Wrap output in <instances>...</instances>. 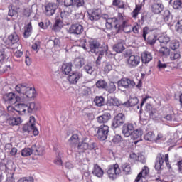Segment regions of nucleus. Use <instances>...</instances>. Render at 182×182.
I'll return each mask as SVG.
<instances>
[{"instance_id": "1", "label": "nucleus", "mask_w": 182, "mask_h": 182, "mask_svg": "<svg viewBox=\"0 0 182 182\" xmlns=\"http://www.w3.org/2000/svg\"><path fill=\"white\" fill-rule=\"evenodd\" d=\"M80 45L84 50H87L88 48L90 53H93L95 56H97L95 63L97 66L100 65L102 58L105 56V53H107V46H102L100 42L95 38H83L80 42Z\"/></svg>"}, {"instance_id": "2", "label": "nucleus", "mask_w": 182, "mask_h": 182, "mask_svg": "<svg viewBox=\"0 0 182 182\" xmlns=\"http://www.w3.org/2000/svg\"><path fill=\"white\" fill-rule=\"evenodd\" d=\"M68 143L70 147H75L78 153H85L86 150H95L97 147V144L90 142V138L87 136L82 138L81 142H80L77 134H73L68 139Z\"/></svg>"}, {"instance_id": "3", "label": "nucleus", "mask_w": 182, "mask_h": 182, "mask_svg": "<svg viewBox=\"0 0 182 182\" xmlns=\"http://www.w3.org/2000/svg\"><path fill=\"white\" fill-rule=\"evenodd\" d=\"M16 93L23 97L25 100H32L36 97V90L30 87L26 83H20L15 87Z\"/></svg>"}, {"instance_id": "4", "label": "nucleus", "mask_w": 182, "mask_h": 182, "mask_svg": "<svg viewBox=\"0 0 182 182\" xmlns=\"http://www.w3.org/2000/svg\"><path fill=\"white\" fill-rule=\"evenodd\" d=\"M118 86L119 87H124V89H132L134 87L137 89H141L143 82L141 80H138L137 85H136V82H134V80L124 77L118 81Z\"/></svg>"}, {"instance_id": "5", "label": "nucleus", "mask_w": 182, "mask_h": 182, "mask_svg": "<svg viewBox=\"0 0 182 182\" xmlns=\"http://www.w3.org/2000/svg\"><path fill=\"white\" fill-rule=\"evenodd\" d=\"M16 106L20 109L19 111H17L18 113H26L27 112V113L30 114H33L36 112H38V105H36L35 102H31L28 104L18 103Z\"/></svg>"}, {"instance_id": "6", "label": "nucleus", "mask_w": 182, "mask_h": 182, "mask_svg": "<svg viewBox=\"0 0 182 182\" xmlns=\"http://www.w3.org/2000/svg\"><path fill=\"white\" fill-rule=\"evenodd\" d=\"M164 161L168 168H171V166H170V163L168 162V154H166L165 157L163 154H158L154 166L155 170H156V171H160V170H161L163 164H164Z\"/></svg>"}, {"instance_id": "7", "label": "nucleus", "mask_w": 182, "mask_h": 182, "mask_svg": "<svg viewBox=\"0 0 182 182\" xmlns=\"http://www.w3.org/2000/svg\"><path fill=\"white\" fill-rule=\"evenodd\" d=\"M169 48L171 50V60H176L180 59V42L177 40H173L169 43Z\"/></svg>"}, {"instance_id": "8", "label": "nucleus", "mask_w": 182, "mask_h": 182, "mask_svg": "<svg viewBox=\"0 0 182 182\" xmlns=\"http://www.w3.org/2000/svg\"><path fill=\"white\" fill-rule=\"evenodd\" d=\"M109 126L105 124L100 125L95 128V136L98 140H100V141H105V140L107 139V136H109Z\"/></svg>"}, {"instance_id": "9", "label": "nucleus", "mask_w": 182, "mask_h": 182, "mask_svg": "<svg viewBox=\"0 0 182 182\" xmlns=\"http://www.w3.org/2000/svg\"><path fill=\"white\" fill-rule=\"evenodd\" d=\"M23 132L24 133H33L34 136H38L39 134V130L35 126V117L31 116L30 117L29 123H27L23 126Z\"/></svg>"}, {"instance_id": "10", "label": "nucleus", "mask_w": 182, "mask_h": 182, "mask_svg": "<svg viewBox=\"0 0 182 182\" xmlns=\"http://www.w3.org/2000/svg\"><path fill=\"white\" fill-rule=\"evenodd\" d=\"M150 32V28L147 26L144 27L142 30V38L144 40L145 43L146 45H150V46H153V45L156 44V42H157V36L154 34H150L149 35V33ZM147 35L148 37H147Z\"/></svg>"}, {"instance_id": "11", "label": "nucleus", "mask_w": 182, "mask_h": 182, "mask_svg": "<svg viewBox=\"0 0 182 182\" xmlns=\"http://www.w3.org/2000/svg\"><path fill=\"white\" fill-rule=\"evenodd\" d=\"M3 100L10 107L14 105H16L21 100V97L16 96L15 92H7L3 95Z\"/></svg>"}, {"instance_id": "12", "label": "nucleus", "mask_w": 182, "mask_h": 182, "mask_svg": "<svg viewBox=\"0 0 182 182\" xmlns=\"http://www.w3.org/2000/svg\"><path fill=\"white\" fill-rule=\"evenodd\" d=\"M126 122V115L123 113L117 114L112 120L111 129L115 130L119 129L121 126H123Z\"/></svg>"}, {"instance_id": "13", "label": "nucleus", "mask_w": 182, "mask_h": 182, "mask_svg": "<svg viewBox=\"0 0 182 182\" xmlns=\"http://www.w3.org/2000/svg\"><path fill=\"white\" fill-rule=\"evenodd\" d=\"M107 173L110 180H116V178H117L120 175V173H122V169H120L119 164H116L110 165L108 167Z\"/></svg>"}, {"instance_id": "14", "label": "nucleus", "mask_w": 182, "mask_h": 182, "mask_svg": "<svg viewBox=\"0 0 182 182\" xmlns=\"http://www.w3.org/2000/svg\"><path fill=\"white\" fill-rule=\"evenodd\" d=\"M140 56L136 55H131L127 60V65L129 69H134L140 65Z\"/></svg>"}, {"instance_id": "15", "label": "nucleus", "mask_w": 182, "mask_h": 182, "mask_svg": "<svg viewBox=\"0 0 182 182\" xmlns=\"http://www.w3.org/2000/svg\"><path fill=\"white\" fill-rule=\"evenodd\" d=\"M151 11L154 15H160L164 11V4L161 1H154L151 6Z\"/></svg>"}, {"instance_id": "16", "label": "nucleus", "mask_w": 182, "mask_h": 182, "mask_svg": "<svg viewBox=\"0 0 182 182\" xmlns=\"http://www.w3.org/2000/svg\"><path fill=\"white\" fill-rule=\"evenodd\" d=\"M18 42H19V36L16 33H12L8 36L4 43L6 46L11 48L14 45H16Z\"/></svg>"}, {"instance_id": "17", "label": "nucleus", "mask_w": 182, "mask_h": 182, "mask_svg": "<svg viewBox=\"0 0 182 182\" xmlns=\"http://www.w3.org/2000/svg\"><path fill=\"white\" fill-rule=\"evenodd\" d=\"M83 26L79 23H74L68 29V33L70 35H82L83 33Z\"/></svg>"}, {"instance_id": "18", "label": "nucleus", "mask_w": 182, "mask_h": 182, "mask_svg": "<svg viewBox=\"0 0 182 182\" xmlns=\"http://www.w3.org/2000/svg\"><path fill=\"white\" fill-rule=\"evenodd\" d=\"M87 16L90 21L96 22V21L100 19V10L99 9L88 10Z\"/></svg>"}, {"instance_id": "19", "label": "nucleus", "mask_w": 182, "mask_h": 182, "mask_svg": "<svg viewBox=\"0 0 182 182\" xmlns=\"http://www.w3.org/2000/svg\"><path fill=\"white\" fill-rule=\"evenodd\" d=\"M100 18L104 19L106 22L105 26L107 29H112L113 28V23H116V22H118V19L116 17H114L112 18H109V15L107 14H102L100 16Z\"/></svg>"}, {"instance_id": "20", "label": "nucleus", "mask_w": 182, "mask_h": 182, "mask_svg": "<svg viewBox=\"0 0 182 182\" xmlns=\"http://www.w3.org/2000/svg\"><path fill=\"white\" fill-rule=\"evenodd\" d=\"M133 130H134V125L132 123L127 122L122 126V132L124 137H130Z\"/></svg>"}, {"instance_id": "21", "label": "nucleus", "mask_w": 182, "mask_h": 182, "mask_svg": "<svg viewBox=\"0 0 182 182\" xmlns=\"http://www.w3.org/2000/svg\"><path fill=\"white\" fill-rule=\"evenodd\" d=\"M46 8V15L47 16H52L55 15L56 9H58V4L53 2H49L45 6Z\"/></svg>"}, {"instance_id": "22", "label": "nucleus", "mask_w": 182, "mask_h": 182, "mask_svg": "<svg viewBox=\"0 0 182 182\" xmlns=\"http://www.w3.org/2000/svg\"><path fill=\"white\" fill-rule=\"evenodd\" d=\"M145 112L148 113L150 119H152V120H156V119L159 117V112H157V109H156V108H153V106L150 104L146 105Z\"/></svg>"}, {"instance_id": "23", "label": "nucleus", "mask_w": 182, "mask_h": 182, "mask_svg": "<svg viewBox=\"0 0 182 182\" xmlns=\"http://www.w3.org/2000/svg\"><path fill=\"white\" fill-rule=\"evenodd\" d=\"M82 76H83V74H82V73L73 72L69 74V76L68 77V80L71 85H76V83L79 82V79H80V77H82Z\"/></svg>"}, {"instance_id": "24", "label": "nucleus", "mask_w": 182, "mask_h": 182, "mask_svg": "<svg viewBox=\"0 0 182 182\" xmlns=\"http://www.w3.org/2000/svg\"><path fill=\"white\" fill-rule=\"evenodd\" d=\"M163 19L168 26H173L174 25V21H173V16L170 13L169 10H165L162 14Z\"/></svg>"}, {"instance_id": "25", "label": "nucleus", "mask_w": 182, "mask_h": 182, "mask_svg": "<svg viewBox=\"0 0 182 182\" xmlns=\"http://www.w3.org/2000/svg\"><path fill=\"white\" fill-rule=\"evenodd\" d=\"M112 119V114L109 112H104L102 115L97 117V122L100 124L107 123Z\"/></svg>"}, {"instance_id": "26", "label": "nucleus", "mask_w": 182, "mask_h": 182, "mask_svg": "<svg viewBox=\"0 0 182 182\" xmlns=\"http://www.w3.org/2000/svg\"><path fill=\"white\" fill-rule=\"evenodd\" d=\"M33 154L35 156H43L45 154V147L36 145H33L31 146Z\"/></svg>"}, {"instance_id": "27", "label": "nucleus", "mask_w": 182, "mask_h": 182, "mask_svg": "<svg viewBox=\"0 0 182 182\" xmlns=\"http://www.w3.org/2000/svg\"><path fill=\"white\" fill-rule=\"evenodd\" d=\"M141 59L142 60V63H149V62H151V60H153V55H151V53L144 51L141 54Z\"/></svg>"}, {"instance_id": "28", "label": "nucleus", "mask_w": 182, "mask_h": 182, "mask_svg": "<svg viewBox=\"0 0 182 182\" xmlns=\"http://www.w3.org/2000/svg\"><path fill=\"white\" fill-rule=\"evenodd\" d=\"M159 53L162 58H168V56H171V52L170 50V48L164 46H161L159 50Z\"/></svg>"}, {"instance_id": "29", "label": "nucleus", "mask_w": 182, "mask_h": 182, "mask_svg": "<svg viewBox=\"0 0 182 182\" xmlns=\"http://www.w3.org/2000/svg\"><path fill=\"white\" fill-rule=\"evenodd\" d=\"M92 174L95 176V177H98V178H102V177H103V174H105V172L98 164H95L92 170Z\"/></svg>"}, {"instance_id": "30", "label": "nucleus", "mask_w": 182, "mask_h": 182, "mask_svg": "<svg viewBox=\"0 0 182 182\" xmlns=\"http://www.w3.org/2000/svg\"><path fill=\"white\" fill-rule=\"evenodd\" d=\"M136 105H139L137 97L129 98L128 101L124 102V107H134Z\"/></svg>"}, {"instance_id": "31", "label": "nucleus", "mask_w": 182, "mask_h": 182, "mask_svg": "<svg viewBox=\"0 0 182 182\" xmlns=\"http://www.w3.org/2000/svg\"><path fill=\"white\" fill-rule=\"evenodd\" d=\"M149 167H147L146 166H144L142 171L138 174L137 177L136 178L135 182H142L141 178H143V177H146V176L149 174Z\"/></svg>"}, {"instance_id": "32", "label": "nucleus", "mask_w": 182, "mask_h": 182, "mask_svg": "<svg viewBox=\"0 0 182 182\" xmlns=\"http://www.w3.org/2000/svg\"><path fill=\"white\" fill-rule=\"evenodd\" d=\"M61 70L64 75H70L72 72V63H66L63 64Z\"/></svg>"}, {"instance_id": "33", "label": "nucleus", "mask_w": 182, "mask_h": 182, "mask_svg": "<svg viewBox=\"0 0 182 182\" xmlns=\"http://www.w3.org/2000/svg\"><path fill=\"white\" fill-rule=\"evenodd\" d=\"M132 139L134 140H137V139H141V136H143V129H134L132 134Z\"/></svg>"}, {"instance_id": "34", "label": "nucleus", "mask_w": 182, "mask_h": 182, "mask_svg": "<svg viewBox=\"0 0 182 182\" xmlns=\"http://www.w3.org/2000/svg\"><path fill=\"white\" fill-rule=\"evenodd\" d=\"M121 169L122 170L125 176H129L132 174V165L129 163H124L121 166Z\"/></svg>"}, {"instance_id": "35", "label": "nucleus", "mask_w": 182, "mask_h": 182, "mask_svg": "<svg viewBox=\"0 0 182 182\" xmlns=\"http://www.w3.org/2000/svg\"><path fill=\"white\" fill-rule=\"evenodd\" d=\"M7 122L10 126H18L22 123L21 117H11L7 119Z\"/></svg>"}, {"instance_id": "36", "label": "nucleus", "mask_w": 182, "mask_h": 182, "mask_svg": "<svg viewBox=\"0 0 182 182\" xmlns=\"http://www.w3.org/2000/svg\"><path fill=\"white\" fill-rule=\"evenodd\" d=\"M73 65L76 69H80L85 65V59L82 58H76L74 60Z\"/></svg>"}, {"instance_id": "37", "label": "nucleus", "mask_w": 182, "mask_h": 182, "mask_svg": "<svg viewBox=\"0 0 182 182\" xmlns=\"http://www.w3.org/2000/svg\"><path fill=\"white\" fill-rule=\"evenodd\" d=\"M94 103H95V106H97V107L105 106V97L102 96H96L94 99Z\"/></svg>"}, {"instance_id": "38", "label": "nucleus", "mask_w": 182, "mask_h": 182, "mask_svg": "<svg viewBox=\"0 0 182 182\" xmlns=\"http://www.w3.org/2000/svg\"><path fill=\"white\" fill-rule=\"evenodd\" d=\"M158 41L161 43L160 46H164V45H167L170 42V37L167 35H163L158 38Z\"/></svg>"}, {"instance_id": "39", "label": "nucleus", "mask_w": 182, "mask_h": 182, "mask_svg": "<svg viewBox=\"0 0 182 182\" xmlns=\"http://www.w3.org/2000/svg\"><path fill=\"white\" fill-rule=\"evenodd\" d=\"M62 20L56 19L51 29L53 32H60V29H62Z\"/></svg>"}, {"instance_id": "40", "label": "nucleus", "mask_w": 182, "mask_h": 182, "mask_svg": "<svg viewBox=\"0 0 182 182\" xmlns=\"http://www.w3.org/2000/svg\"><path fill=\"white\" fill-rule=\"evenodd\" d=\"M95 85L96 87H97V89H99L100 90H105L107 82H106V80H105L101 79L97 81Z\"/></svg>"}, {"instance_id": "41", "label": "nucleus", "mask_w": 182, "mask_h": 182, "mask_svg": "<svg viewBox=\"0 0 182 182\" xmlns=\"http://www.w3.org/2000/svg\"><path fill=\"white\" fill-rule=\"evenodd\" d=\"M124 49H126V48H124V46L122 43H118L113 46V50L116 53H122Z\"/></svg>"}, {"instance_id": "42", "label": "nucleus", "mask_w": 182, "mask_h": 182, "mask_svg": "<svg viewBox=\"0 0 182 182\" xmlns=\"http://www.w3.org/2000/svg\"><path fill=\"white\" fill-rule=\"evenodd\" d=\"M32 34V23H29L24 31L23 36L26 39Z\"/></svg>"}, {"instance_id": "43", "label": "nucleus", "mask_w": 182, "mask_h": 182, "mask_svg": "<svg viewBox=\"0 0 182 182\" xmlns=\"http://www.w3.org/2000/svg\"><path fill=\"white\" fill-rule=\"evenodd\" d=\"M144 138L146 141H154L156 140V135H154L153 132H149L144 135Z\"/></svg>"}, {"instance_id": "44", "label": "nucleus", "mask_w": 182, "mask_h": 182, "mask_svg": "<svg viewBox=\"0 0 182 182\" xmlns=\"http://www.w3.org/2000/svg\"><path fill=\"white\" fill-rule=\"evenodd\" d=\"M105 90L108 92V93H114V92H116V85H114V82H111L109 85L107 83Z\"/></svg>"}, {"instance_id": "45", "label": "nucleus", "mask_w": 182, "mask_h": 182, "mask_svg": "<svg viewBox=\"0 0 182 182\" xmlns=\"http://www.w3.org/2000/svg\"><path fill=\"white\" fill-rule=\"evenodd\" d=\"M84 70L88 75H92V73L95 72V69L93 68V66H92V64L90 63L86 64L84 66Z\"/></svg>"}, {"instance_id": "46", "label": "nucleus", "mask_w": 182, "mask_h": 182, "mask_svg": "<svg viewBox=\"0 0 182 182\" xmlns=\"http://www.w3.org/2000/svg\"><path fill=\"white\" fill-rule=\"evenodd\" d=\"M32 153V148H25L21 151V156L23 157H29Z\"/></svg>"}, {"instance_id": "47", "label": "nucleus", "mask_w": 182, "mask_h": 182, "mask_svg": "<svg viewBox=\"0 0 182 182\" xmlns=\"http://www.w3.org/2000/svg\"><path fill=\"white\" fill-rule=\"evenodd\" d=\"M128 26H130V25L129 24V21L127 20H125L122 22L121 25V29H122L125 33H130V32H132V29L126 31V28H128Z\"/></svg>"}, {"instance_id": "48", "label": "nucleus", "mask_w": 182, "mask_h": 182, "mask_svg": "<svg viewBox=\"0 0 182 182\" xmlns=\"http://www.w3.org/2000/svg\"><path fill=\"white\" fill-rule=\"evenodd\" d=\"M114 98L113 97H109L107 102H106V106L108 109V110H112L114 107Z\"/></svg>"}, {"instance_id": "49", "label": "nucleus", "mask_w": 182, "mask_h": 182, "mask_svg": "<svg viewBox=\"0 0 182 182\" xmlns=\"http://www.w3.org/2000/svg\"><path fill=\"white\" fill-rule=\"evenodd\" d=\"M112 5L113 6H117V8H119V9H124V3H123L120 0H113Z\"/></svg>"}, {"instance_id": "50", "label": "nucleus", "mask_w": 182, "mask_h": 182, "mask_svg": "<svg viewBox=\"0 0 182 182\" xmlns=\"http://www.w3.org/2000/svg\"><path fill=\"white\" fill-rule=\"evenodd\" d=\"M63 153L60 152L58 153V156H56L55 159L54 160V164H56L57 166H62L63 164V162L62 161V156Z\"/></svg>"}, {"instance_id": "51", "label": "nucleus", "mask_w": 182, "mask_h": 182, "mask_svg": "<svg viewBox=\"0 0 182 182\" xmlns=\"http://www.w3.org/2000/svg\"><path fill=\"white\" fill-rule=\"evenodd\" d=\"M172 6L173 9H182V0H174Z\"/></svg>"}, {"instance_id": "52", "label": "nucleus", "mask_w": 182, "mask_h": 182, "mask_svg": "<svg viewBox=\"0 0 182 182\" xmlns=\"http://www.w3.org/2000/svg\"><path fill=\"white\" fill-rule=\"evenodd\" d=\"M140 11H141V6L136 5L132 13V18H137V16L139 15V12H140Z\"/></svg>"}, {"instance_id": "53", "label": "nucleus", "mask_w": 182, "mask_h": 182, "mask_svg": "<svg viewBox=\"0 0 182 182\" xmlns=\"http://www.w3.org/2000/svg\"><path fill=\"white\" fill-rule=\"evenodd\" d=\"M112 141L115 144H119V143H122V141H123V137H122L119 134H117L114 136L113 139H112Z\"/></svg>"}, {"instance_id": "54", "label": "nucleus", "mask_w": 182, "mask_h": 182, "mask_svg": "<svg viewBox=\"0 0 182 182\" xmlns=\"http://www.w3.org/2000/svg\"><path fill=\"white\" fill-rule=\"evenodd\" d=\"M73 4L76 8H80L85 5V0H73Z\"/></svg>"}, {"instance_id": "55", "label": "nucleus", "mask_w": 182, "mask_h": 182, "mask_svg": "<svg viewBox=\"0 0 182 182\" xmlns=\"http://www.w3.org/2000/svg\"><path fill=\"white\" fill-rule=\"evenodd\" d=\"M175 29L178 33H182V19L177 21L175 25Z\"/></svg>"}, {"instance_id": "56", "label": "nucleus", "mask_w": 182, "mask_h": 182, "mask_svg": "<svg viewBox=\"0 0 182 182\" xmlns=\"http://www.w3.org/2000/svg\"><path fill=\"white\" fill-rule=\"evenodd\" d=\"M114 99V106L117 107H120V106H124V102H122L118 98L113 97Z\"/></svg>"}, {"instance_id": "57", "label": "nucleus", "mask_w": 182, "mask_h": 182, "mask_svg": "<svg viewBox=\"0 0 182 182\" xmlns=\"http://www.w3.org/2000/svg\"><path fill=\"white\" fill-rule=\"evenodd\" d=\"M39 48H41V41H36L32 45V49H33V50H36V53H38V52H39Z\"/></svg>"}, {"instance_id": "58", "label": "nucleus", "mask_w": 182, "mask_h": 182, "mask_svg": "<svg viewBox=\"0 0 182 182\" xmlns=\"http://www.w3.org/2000/svg\"><path fill=\"white\" fill-rule=\"evenodd\" d=\"M5 59H6V54H5V51H0V66L4 65Z\"/></svg>"}, {"instance_id": "59", "label": "nucleus", "mask_w": 182, "mask_h": 182, "mask_svg": "<svg viewBox=\"0 0 182 182\" xmlns=\"http://www.w3.org/2000/svg\"><path fill=\"white\" fill-rule=\"evenodd\" d=\"M112 69H113V66L112 65V64L110 63H107L104 68V70H105V73H109V72H110V70H112Z\"/></svg>"}, {"instance_id": "60", "label": "nucleus", "mask_w": 182, "mask_h": 182, "mask_svg": "<svg viewBox=\"0 0 182 182\" xmlns=\"http://www.w3.org/2000/svg\"><path fill=\"white\" fill-rule=\"evenodd\" d=\"M113 26L115 29L116 34L119 33L122 31V26L119 24H117V22L113 23Z\"/></svg>"}, {"instance_id": "61", "label": "nucleus", "mask_w": 182, "mask_h": 182, "mask_svg": "<svg viewBox=\"0 0 182 182\" xmlns=\"http://www.w3.org/2000/svg\"><path fill=\"white\" fill-rule=\"evenodd\" d=\"M138 161L142 163V164H146V157L143 154H139L138 156Z\"/></svg>"}, {"instance_id": "62", "label": "nucleus", "mask_w": 182, "mask_h": 182, "mask_svg": "<svg viewBox=\"0 0 182 182\" xmlns=\"http://www.w3.org/2000/svg\"><path fill=\"white\" fill-rule=\"evenodd\" d=\"M69 15H70V14L68 13L65 9L63 11H61V13H60V16H61L62 19H65V18H68L69 16Z\"/></svg>"}, {"instance_id": "63", "label": "nucleus", "mask_w": 182, "mask_h": 182, "mask_svg": "<svg viewBox=\"0 0 182 182\" xmlns=\"http://www.w3.org/2000/svg\"><path fill=\"white\" fill-rule=\"evenodd\" d=\"M18 182H33V177H28L27 178H22L19 179Z\"/></svg>"}, {"instance_id": "64", "label": "nucleus", "mask_w": 182, "mask_h": 182, "mask_svg": "<svg viewBox=\"0 0 182 182\" xmlns=\"http://www.w3.org/2000/svg\"><path fill=\"white\" fill-rule=\"evenodd\" d=\"M0 170H1V171H6V170H8V166L5 162H0Z\"/></svg>"}]
</instances>
